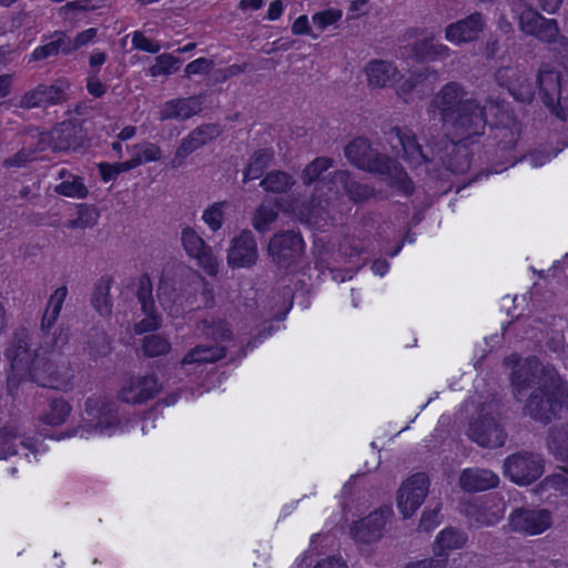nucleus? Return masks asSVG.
<instances>
[{
  "mask_svg": "<svg viewBox=\"0 0 568 568\" xmlns=\"http://www.w3.org/2000/svg\"><path fill=\"white\" fill-rule=\"evenodd\" d=\"M347 160L356 168L375 173L386 175L392 185L399 189L406 195L414 191L412 180L403 166L389 156L373 149L371 143L364 138H356L351 141L344 150Z\"/></svg>",
  "mask_w": 568,
  "mask_h": 568,
  "instance_id": "f257e3e1",
  "label": "nucleus"
},
{
  "mask_svg": "<svg viewBox=\"0 0 568 568\" xmlns=\"http://www.w3.org/2000/svg\"><path fill=\"white\" fill-rule=\"evenodd\" d=\"M547 384L536 387L523 408L525 416L548 425L558 417L564 406H568V385L558 372H547Z\"/></svg>",
  "mask_w": 568,
  "mask_h": 568,
  "instance_id": "f03ea898",
  "label": "nucleus"
},
{
  "mask_svg": "<svg viewBox=\"0 0 568 568\" xmlns=\"http://www.w3.org/2000/svg\"><path fill=\"white\" fill-rule=\"evenodd\" d=\"M120 424L118 407L114 402L100 397H89L84 403L82 424L68 433H60L55 438L73 436L78 430L85 433L110 434Z\"/></svg>",
  "mask_w": 568,
  "mask_h": 568,
  "instance_id": "7ed1b4c3",
  "label": "nucleus"
},
{
  "mask_svg": "<svg viewBox=\"0 0 568 568\" xmlns=\"http://www.w3.org/2000/svg\"><path fill=\"white\" fill-rule=\"evenodd\" d=\"M388 141L393 149L400 148L403 158L412 165H425L426 171L437 172V141L427 143L426 149H423L412 130L398 126L389 130Z\"/></svg>",
  "mask_w": 568,
  "mask_h": 568,
  "instance_id": "20e7f679",
  "label": "nucleus"
},
{
  "mask_svg": "<svg viewBox=\"0 0 568 568\" xmlns=\"http://www.w3.org/2000/svg\"><path fill=\"white\" fill-rule=\"evenodd\" d=\"M388 141L393 149L400 148L403 158L412 165H425L426 171L437 172V141L427 143L426 149H423L412 130L398 126L389 130Z\"/></svg>",
  "mask_w": 568,
  "mask_h": 568,
  "instance_id": "39448f33",
  "label": "nucleus"
},
{
  "mask_svg": "<svg viewBox=\"0 0 568 568\" xmlns=\"http://www.w3.org/2000/svg\"><path fill=\"white\" fill-rule=\"evenodd\" d=\"M388 141L393 149L400 148L403 158L412 165H425L426 171L437 172V141L427 143L426 149H423L412 130L398 126L389 130Z\"/></svg>",
  "mask_w": 568,
  "mask_h": 568,
  "instance_id": "423d86ee",
  "label": "nucleus"
},
{
  "mask_svg": "<svg viewBox=\"0 0 568 568\" xmlns=\"http://www.w3.org/2000/svg\"><path fill=\"white\" fill-rule=\"evenodd\" d=\"M486 124L485 106L477 99H474L473 101H466L464 108L462 106V110L443 128L447 135L462 142L484 134Z\"/></svg>",
  "mask_w": 568,
  "mask_h": 568,
  "instance_id": "0eeeda50",
  "label": "nucleus"
},
{
  "mask_svg": "<svg viewBox=\"0 0 568 568\" xmlns=\"http://www.w3.org/2000/svg\"><path fill=\"white\" fill-rule=\"evenodd\" d=\"M28 376L42 387L67 390L73 379V371L69 361L40 356L33 363Z\"/></svg>",
  "mask_w": 568,
  "mask_h": 568,
  "instance_id": "6e6552de",
  "label": "nucleus"
},
{
  "mask_svg": "<svg viewBox=\"0 0 568 568\" xmlns=\"http://www.w3.org/2000/svg\"><path fill=\"white\" fill-rule=\"evenodd\" d=\"M468 437L481 447L498 448L505 444L507 434L494 415L493 404H484L469 423Z\"/></svg>",
  "mask_w": 568,
  "mask_h": 568,
  "instance_id": "1a4fd4ad",
  "label": "nucleus"
},
{
  "mask_svg": "<svg viewBox=\"0 0 568 568\" xmlns=\"http://www.w3.org/2000/svg\"><path fill=\"white\" fill-rule=\"evenodd\" d=\"M303 253V237L300 232L292 230L274 233L267 245V254L272 263L282 268L296 265Z\"/></svg>",
  "mask_w": 568,
  "mask_h": 568,
  "instance_id": "9d476101",
  "label": "nucleus"
},
{
  "mask_svg": "<svg viewBox=\"0 0 568 568\" xmlns=\"http://www.w3.org/2000/svg\"><path fill=\"white\" fill-rule=\"evenodd\" d=\"M465 88L455 81L446 83L430 100L428 112L437 114L443 126L456 115L466 101H473Z\"/></svg>",
  "mask_w": 568,
  "mask_h": 568,
  "instance_id": "9b49d317",
  "label": "nucleus"
},
{
  "mask_svg": "<svg viewBox=\"0 0 568 568\" xmlns=\"http://www.w3.org/2000/svg\"><path fill=\"white\" fill-rule=\"evenodd\" d=\"M85 136L81 124L68 120L53 126L50 132L41 133L39 149L44 150L45 146H49L53 152L77 151L83 146Z\"/></svg>",
  "mask_w": 568,
  "mask_h": 568,
  "instance_id": "f8f14e48",
  "label": "nucleus"
},
{
  "mask_svg": "<svg viewBox=\"0 0 568 568\" xmlns=\"http://www.w3.org/2000/svg\"><path fill=\"white\" fill-rule=\"evenodd\" d=\"M504 474L518 485H530L544 474V459L530 452L513 454L504 462Z\"/></svg>",
  "mask_w": 568,
  "mask_h": 568,
  "instance_id": "ddd939ff",
  "label": "nucleus"
},
{
  "mask_svg": "<svg viewBox=\"0 0 568 568\" xmlns=\"http://www.w3.org/2000/svg\"><path fill=\"white\" fill-rule=\"evenodd\" d=\"M548 371L557 372L551 365H542L536 356L525 358L521 365L511 372L514 396L519 399L528 388L542 387V384H547Z\"/></svg>",
  "mask_w": 568,
  "mask_h": 568,
  "instance_id": "4468645a",
  "label": "nucleus"
},
{
  "mask_svg": "<svg viewBox=\"0 0 568 568\" xmlns=\"http://www.w3.org/2000/svg\"><path fill=\"white\" fill-rule=\"evenodd\" d=\"M562 75L549 64H542L537 75L539 94L544 104L556 116L564 119V110L560 105L562 99Z\"/></svg>",
  "mask_w": 568,
  "mask_h": 568,
  "instance_id": "2eb2a0df",
  "label": "nucleus"
},
{
  "mask_svg": "<svg viewBox=\"0 0 568 568\" xmlns=\"http://www.w3.org/2000/svg\"><path fill=\"white\" fill-rule=\"evenodd\" d=\"M6 357L11 363V369L21 376H28L38 356L30 347V333L26 327H18L6 349Z\"/></svg>",
  "mask_w": 568,
  "mask_h": 568,
  "instance_id": "dca6fc26",
  "label": "nucleus"
},
{
  "mask_svg": "<svg viewBox=\"0 0 568 568\" xmlns=\"http://www.w3.org/2000/svg\"><path fill=\"white\" fill-rule=\"evenodd\" d=\"M68 87L63 81H57L52 84H38L36 88L23 93L17 106L30 110L61 104L67 100Z\"/></svg>",
  "mask_w": 568,
  "mask_h": 568,
  "instance_id": "f3484780",
  "label": "nucleus"
},
{
  "mask_svg": "<svg viewBox=\"0 0 568 568\" xmlns=\"http://www.w3.org/2000/svg\"><path fill=\"white\" fill-rule=\"evenodd\" d=\"M428 485V477L424 473H417L402 484L398 489L397 506L404 518L412 517L424 503Z\"/></svg>",
  "mask_w": 568,
  "mask_h": 568,
  "instance_id": "a211bd4d",
  "label": "nucleus"
},
{
  "mask_svg": "<svg viewBox=\"0 0 568 568\" xmlns=\"http://www.w3.org/2000/svg\"><path fill=\"white\" fill-rule=\"evenodd\" d=\"M436 158L437 171L439 165H443L446 171L454 174L466 173L471 163V154L468 148L449 141L445 136L437 141Z\"/></svg>",
  "mask_w": 568,
  "mask_h": 568,
  "instance_id": "6ab92c4d",
  "label": "nucleus"
},
{
  "mask_svg": "<svg viewBox=\"0 0 568 568\" xmlns=\"http://www.w3.org/2000/svg\"><path fill=\"white\" fill-rule=\"evenodd\" d=\"M551 524L552 516L547 509L517 508L509 516L510 529L526 536L539 535Z\"/></svg>",
  "mask_w": 568,
  "mask_h": 568,
  "instance_id": "aec40b11",
  "label": "nucleus"
},
{
  "mask_svg": "<svg viewBox=\"0 0 568 568\" xmlns=\"http://www.w3.org/2000/svg\"><path fill=\"white\" fill-rule=\"evenodd\" d=\"M222 133L221 126L216 123H206L195 128L185 136L176 149L171 166L181 168L187 155L215 140Z\"/></svg>",
  "mask_w": 568,
  "mask_h": 568,
  "instance_id": "412c9836",
  "label": "nucleus"
},
{
  "mask_svg": "<svg viewBox=\"0 0 568 568\" xmlns=\"http://www.w3.org/2000/svg\"><path fill=\"white\" fill-rule=\"evenodd\" d=\"M258 258V250L254 234L243 230L231 241L227 250V265L232 268L252 267Z\"/></svg>",
  "mask_w": 568,
  "mask_h": 568,
  "instance_id": "4be33fe9",
  "label": "nucleus"
},
{
  "mask_svg": "<svg viewBox=\"0 0 568 568\" xmlns=\"http://www.w3.org/2000/svg\"><path fill=\"white\" fill-rule=\"evenodd\" d=\"M182 245L190 257L197 261L204 271L213 276L219 272V262L204 240L190 226L182 230Z\"/></svg>",
  "mask_w": 568,
  "mask_h": 568,
  "instance_id": "5701e85b",
  "label": "nucleus"
},
{
  "mask_svg": "<svg viewBox=\"0 0 568 568\" xmlns=\"http://www.w3.org/2000/svg\"><path fill=\"white\" fill-rule=\"evenodd\" d=\"M158 377L153 374L131 379L119 392L120 400L128 404H142L154 398L161 390Z\"/></svg>",
  "mask_w": 568,
  "mask_h": 568,
  "instance_id": "b1692460",
  "label": "nucleus"
},
{
  "mask_svg": "<svg viewBox=\"0 0 568 568\" xmlns=\"http://www.w3.org/2000/svg\"><path fill=\"white\" fill-rule=\"evenodd\" d=\"M18 444L32 454L39 452L37 440L22 434L16 423H7L0 427V459L18 454Z\"/></svg>",
  "mask_w": 568,
  "mask_h": 568,
  "instance_id": "393cba45",
  "label": "nucleus"
},
{
  "mask_svg": "<svg viewBox=\"0 0 568 568\" xmlns=\"http://www.w3.org/2000/svg\"><path fill=\"white\" fill-rule=\"evenodd\" d=\"M494 139L496 140V156L504 160L501 168H496L495 172H501L507 166L514 165L518 161L515 154V146L519 139V128L516 123L513 126H496L494 129Z\"/></svg>",
  "mask_w": 568,
  "mask_h": 568,
  "instance_id": "a878e982",
  "label": "nucleus"
},
{
  "mask_svg": "<svg viewBox=\"0 0 568 568\" xmlns=\"http://www.w3.org/2000/svg\"><path fill=\"white\" fill-rule=\"evenodd\" d=\"M332 180L334 183L342 186L345 195L354 204H362L376 195V191L373 186L357 181L347 170L334 171Z\"/></svg>",
  "mask_w": 568,
  "mask_h": 568,
  "instance_id": "bb28decb",
  "label": "nucleus"
},
{
  "mask_svg": "<svg viewBox=\"0 0 568 568\" xmlns=\"http://www.w3.org/2000/svg\"><path fill=\"white\" fill-rule=\"evenodd\" d=\"M386 525V511L378 509L372 511L367 517L356 521L351 531L353 537L361 542H372L383 536Z\"/></svg>",
  "mask_w": 568,
  "mask_h": 568,
  "instance_id": "cd10ccee",
  "label": "nucleus"
},
{
  "mask_svg": "<svg viewBox=\"0 0 568 568\" xmlns=\"http://www.w3.org/2000/svg\"><path fill=\"white\" fill-rule=\"evenodd\" d=\"M405 53L418 62L434 61L439 58H447L449 49L435 40L433 34L423 39H417L404 48Z\"/></svg>",
  "mask_w": 568,
  "mask_h": 568,
  "instance_id": "c85d7f7f",
  "label": "nucleus"
},
{
  "mask_svg": "<svg viewBox=\"0 0 568 568\" xmlns=\"http://www.w3.org/2000/svg\"><path fill=\"white\" fill-rule=\"evenodd\" d=\"M483 30L481 17L474 13L446 27L445 38L453 43L470 42L477 39Z\"/></svg>",
  "mask_w": 568,
  "mask_h": 568,
  "instance_id": "c756f323",
  "label": "nucleus"
},
{
  "mask_svg": "<svg viewBox=\"0 0 568 568\" xmlns=\"http://www.w3.org/2000/svg\"><path fill=\"white\" fill-rule=\"evenodd\" d=\"M498 476L485 468L464 469L459 477V486L468 493L484 491L498 486Z\"/></svg>",
  "mask_w": 568,
  "mask_h": 568,
  "instance_id": "7c9ffc66",
  "label": "nucleus"
},
{
  "mask_svg": "<svg viewBox=\"0 0 568 568\" xmlns=\"http://www.w3.org/2000/svg\"><path fill=\"white\" fill-rule=\"evenodd\" d=\"M300 221L315 227H323L328 224L332 219L329 212V203L316 196L301 205L296 213Z\"/></svg>",
  "mask_w": 568,
  "mask_h": 568,
  "instance_id": "2f4dec72",
  "label": "nucleus"
},
{
  "mask_svg": "<svg viewBox=\"0 0 568 568\" xmlns=\"http://www.w3.org/2000/svg\"><path fill=\"white\" fill-rule=\"evenodd\" d=\"M202 111V102L197 97L171 100L164 104L160 112L162 121L171 119L185 120Z\"/></svg>",
  "mask_w": 568,
  "mask_h": 568,
  "instance_id": "473e14b6",
  "label": "nucleus"
},
{
  "mask_svg": "<svg viewBox=\"0 0 568 568\" xmlns=\"http://www.w3.org/2000/svg\"><path fill=\"white\" fill-rule=\"evenodd\" d=\"M368 84L374 88H387L394 84L397 69L390 62L373 60L366 67Z\"/></svg>",
  "mask_w": 568,
  "mask_h": 568,
  "instance_id": "72a5a7b5",
  "label": "nucleus"
},
{
  "mask_svg": "<svg viewBox=\"0 0 568 568\" xmlns=\"http://www.w3.org/2000/svg\"><path fill=\"white\" fill-rule=\"evenodd\" d=\"M467 541V536L460 529L448 527L436 537L434 552L437 558H446L447 551L462 548Z\"/></svg>",
  "mask_w": 568,
  "mask_h": 568,
  "instance_id": "f704fd0d",
  "label": "nucleus"
},
{
  "mask_svg": "<svg viewBox=\"0 0 568 568\" xmlns=\"http://www.w3.org/2000/svg\"><path fill=\"white\" fill-rule=\"evenodd\" d=\"M226 347L222 345H196L182 358V365L215 363L225 357Z\"/></svg>",
  "mask_w": 568,
  "mask_h": 568,
  "instance_id": "c9c22d12",
  "label": "nucleus"
},
{
  "mask_svg": "<svg viewBox=\"0 0 568 568\" xmlns=\"http://www.w3.org/2000/svg\"><path fill=\"white\" fill-rule=\"evenodd\" d=\"M547 446L557 459L568 462V423L549 428Z\"/></svg>",
  "mask_w": 568,
  "mask_h": 568,
  "instance_id": "e433bc0d",
  "label": "nucleus"
},
{
  "mask_svg": "<svg viewBox=\"0 0 568 568\" xmlns=\"http://www.w3.org/2000/svg\"><path fill=\"white\" fill-rule=\"evenodd\" d=\"M112 282V277L102 276L94 284L91 303L102 316H109L112 313V301L110 297Z\"/></svg>",
  "mask_w": 568,
  "mask_h": 568,
  "instance_id": "4c0bfd02",
  "label": "nucleus"
},
{
  "mask_svg": "<svg viewBox=\"0 0 568 568\" xmlns=\"http://www.w3.org/2000/svg\"><path fill=\"white\" fill-rule=\"evenodd\" d=\"M274 160V153L270 149H261L255 151L244 172L243 182L256 180L264 173Z\"/></svg>",
  "mask_w": 568,
  "mask_h": 568,
  "instance_id": "58836bf2",
  "label": "nucleus"
},
{
  "mask_svg": "<svg viewBox=\"0 0 568 568\" xmlns=\"http://www.w3.org/2000/svg\"><path fill=\"white\" fill-rule=\"evenodd\" d=\"M85 351L92 358L106 356L111 352V342L103 329L92 327L87 333Z\"/></svg>",
  "mask_w": 568,
  "mask_h": 568,
  "instance_id": "ea45409f",
  "label": "nucleus"
},
{
  "mask_svg": "<svg viewBox=\"0 0 568 568\" xmlns=\"http://www.w3.org/2000/svg\"><path fill=\"white\" fill-rule=\"evenodd\" d=\"M53 40L49 43L38 47L31 54L32 61H41L50 57H57L60 52L63 54L70 53V48L67 44V34L62 31L53 33Z\"/></svg>",
  "mask_w": 568,
  "mask_h": 568,
  "instance_id": "a19ab883",
  "label": "nucleus"
},
{
  "mask_svg": "<svg viewBox=\"0 0 568 568\" xmlns=\"http://www.w3.org/2000/svg\"><path fill=\"white\" fill-rule=\"evenodd\" d=\"M513 11L518 14L520 31L528 36L534 32L536 24L544 17L523 0L513 1Z\"/></svg>",
  "mask_w": 568,
  "mask_h": 568,
  "instance_id": "79ce46f5",
  "label": "nucleus"
},
{
  "mask_svg": "<svg viewBox=\"0 0 568 568\" xmlns=\"http://www.w3.org/2000/svg\"><path fill=\"white\" fill-rule=\"evenodd\" d=\"M68 288L67 286L58 287L53 294L50 296L48 306L42 316L41 321V331L44 332L49 329L58 320V316L61 312L63 302L67 297Z\"/></svg>",
  "mask_w": 568,
  "mask_h": 568,
  "instance_id": "37998d69",
  "label": "nucleus"
},
{
  "mask_svg": "<svg viewBox=\"0 0 568 568\" xmlns=\"http://www.w3.org/2000/svg\"><path fill=\"white\" fill-rule=\"evenodd\" d=\"M295 184V180L292 175L284 171H271L261 181L260 185L266 191L272 193H284Z\"/></svg>",
  "mask_w": 568,
  "mask_h": 568,
  "instance_id": "c03bdc74",
  "label": "nucleus"
},
{
  "mask_svg": "<svg viewBox=\"0 0 568 568\" xmlns=\"http://www.w3.org/2000/svg\"><path fill=\"white\" fill-rule=\"evenodd\" d=\"M277 217L278 209L276 206L261 204L252 216V225L257 232L265 233Z\"/></svg>",
  "mask_w": 568,
  "mask_h": 568,
  "instance_id": "a18cd8bd",
  "label": "nucleus"
},
{
  "mask_svg": "<svg viewBox=\"0 0 568 568\" xmlns=\"http://www.w3.org/2000/svg\"><path fill=\"white\" fill-rule=\"evenodd\" d=\"M71 413V406L62 398L53 399L49 405V410L42 417L45 424L59 426L63 424Z\"/></svg>",
  "mask_w": 568,
  "mask_h": 568,
  "instance_id": "49530a36",
  "label": "nucleus"
},
{
  "mask_svg": "<svg viewBox=\"0 0 568 568\" xmlns=\"http://www.w3.org/2000/svg\"><path fill=\"white\" fill-rule=\"evenodd\" d=\"M333 159L320 156L308 163L302 172L301 179L304 184L310 185L320 180L322 174L333 166Z\"/></svg>",
  "mask_w": 568,
  "mask_h": 568,
  "instance_id": "de8ad7c7",
  "label": "nucleus"
},
{
  "mask_svg": "<svg viewBox=\"0 0 568 568\" xmlns=\"http://www.w3.org/2000/svg\"><path fill=\"white\" fill-rule=\"evenodd\" d=\"M201 329L203 334L220 344L221 342L232 338V331L230 325L224 321L209 322L206 320L201 322Z\"/></svg>",
  "mask_w": 568,
  "mask_h": 568,
  "instance_id": "09e8293b",
  "label": "nucleus"
},
{
  "mask_svg": "<svg viewBox=\"0 0 568 568\" xmlns=\"http://www.w3.org/2000/svg\"><path fill=\"white\" fill-rule=\"evenodd\" d=\"M560 33L558 22L555 19H547L542 17L541 20L536 24L534 32H531V37H535L541 42L551 44L557 40L558 34Z\"/></svg>",
  "mask_w": 568,
  "mask_h": 568,
  "instance_id": "8fccbe9b",
  "label": "nucleus"
},
{
  "mask_svg": "<svg viewBox=\"0 0 568 568\" xmlns=\"http://www.w3.org/2000/svg\"><path fill=\"white\" fill-rule=\"evenodd\" d=\"M142 342L143 352L148 357L165 355L171 349L170 342L159 334L146 335Z\"/></svg>",
  "mask_w": 568,
  "mask_h": 568,
  "instance_id": "3c124183",
  "label": "nucleus"
},
{
  "mask_svg": "<svg viewBox=\"0 0 568 568\" xmlns=\"http://www.w3.org/2000/svg\"><path fill=\"white\" fill-rule=\"evenodd\" d=\"M152 291L153 286L151 277L149 276V274H142L139 278L136 297L141 304V310L143 313L153 312L155 308Z\"/></svg>",
  "mask_w": 568,
  "mask_h": 568,
  "instance_id": "603ef678",
  "label": "nucleus"
},
{
  "mask_svg": "<svg viewBox=\"0 0 568 568\" xmlns=\"http://www.w3.org/2000/svg\"><path fill=\"white\" fill-rule=\"evenodd\" d=\"M98 166L102 180L104 182H109L115 180L120 173L130 171L139 166V160H129L125 162H118L113 164L102 162Z\"/></svg>",
  "mask_w": 568,
  "mask_h": 568,
  "instance_id": "864d4df0",
  "label": "nucleus"
},
{
  "mask_svg": "<svg viewBox=\"0 0 568 568\" xmlns=\"http://www.w3.org/2000/svg\"><path fill=\"white\" fill-rule=\"evenodd\" d=\"M70 178H72L71 181L65 180L58 184L54 189V191L58 194L64 195V196H71V197H78V199H84L88 194V189L82 183L80 178H75L70 174Z\"/></svg>",
  "mask_w": 568,
  "mask_h": 568,
  "instance_id": "5fc2aeb1",
  "label": "nucleus"
},
{
  "mask_svg": "<svg viewBox=\"0 0 568 568\" xmlns=\"http://www.w3.org/2000/svg\"><path fill=\"white\" fill-rule=\"evenodd\" d=\"M155 61V64L150 69L152 75L170 74L179 70L182 62L179 58L168 53L156 57Z\"/></svg>",
  "mask_w": 568,
  "mask_h": 568,
  "instance_id": "6e6d98bb",
  "label": "nucleus"
},
{
  "mask_svg": "<svg viewBox=\"0 0 568 568\" xmlns=\"http://www.w3.org/2000/svg\"><path fill=\"white\" fill-rule=\"evenodd\" d=\"M134 151L131 160H139V165L144 162L158 161L162 154L160 146L153 143L136 144Z\"/></svg>",
  "mask_w": 568,
  "mask_h": 568,
  "instance_id": "4d7b16f0",
  "label": "nucleus"
},
{
  "mask_svg": "<svg viewBox=\"0 0 568 568\" xmlns=\"http://www.w3.org/2000/svg\"><path fill=\"white\" fill-rule=\"evenodd\" d=\"M509 93L519 102L529 103L535 97L534 85L529 82L527 77H523L516 82L514 88L509 90Z\"/></svg>",
  "mask_w": 568,
  "mask_h": 568,
  "instance_id": "13d9d810",
  "label": "nucleus"
},
{
  "mask_svg": "<svg viewBox=\"0 0 568 568\" xmlns=\"http://www.w3.org/2000/svg\"><path fill=\"white\" fill-rule=\"evenodd\" d=\"M98 221V213L89 207H81L78 217L69 220L65 226L69 229H88L93 227Z\"/></svg>",
  "mask_w": 568,
  "mask_h": 568,
  "instance_id": "bf43d9fd",
  "label": "nucleus"
},
{
  "mask_svg": "<svg viewBox=\"0 0 568 568\" xmlns=\"http://www.w3.org/2000/svg\"><path fill=\"white\" fill-rule=\"evenodd\" d=\"M523 72L515 67H503L496 71L495 78L499 85L509 91L523 77Z\"/></svg>",
  "mask_w": 568,
  "mask_h": 568,
  "instance_id": "052dcab7",
  "label": "nucleus"
},
{
  "mask_svg": "<svg viewBox=\"0 0 568 568\" xmlns=\"http://www.w3.org/2000/svg\"><path fill=\"white\" fill-rule=\"evenodd\" d=\"M223 203H214L207 207L203 213V221L209 225L212 231L221 229L224 217Z\"/></svg>",
  "mask_w": 568,
  "mask_h": 568,
  "instance_id": "680f3d73",
  "label": "nucleus"
},
{
  "mask_svg": "<svg viewBox=\"0 0 568 568\" xmlns=\"http://www.w3.org/2000/svg\"><path fill=\"white\" fill-rule=\"evenodd\" d=\"M145 317L134 325V332L136 334H143L146 332H153L160 327L161 318L155 313V310L150 313H144Z\"/></svg>",
  "mask_w": 568,
  "mask_h": 568,
  "instance_id": "e2e57ef3",
  "label": "nucleus"
},
{
  "mask_svg": "<svg viewBox=\"0 0 568 568\" xmlns=\"http://www.w3.org/2000/svg\"><path fill=\"white\" fill-rule=\"evenodd\" d=\"M342 17V11L337 9H327L313 16V22L320 28L325 29L327 26L335 23Z\"/></svg>",
  "mask_w": 568,
  "mask_h": 568,
  "instance_id": "0e129e2a",
  "label": "nucleus"
},
{
  "mask_svg": "<svg viewBox=\"0 0 568 568\" xmlns=\"http://www.w3.org/2000/svg\"><path fill=\"white\" fill-rule=\"evenodd\" d=\"M97 32L95 28H90L78 33L74 39L67 36V44L68 48H70V53L92 41L95 38Z\"/></svg>",
  "mask_w": 568,
  "mask_h": 568,
  "instance_id": "69168bd1",
  "label": "nucleus"
},
{
  "mask_svg": "<svg viewBox=\"0 0 568 568\" xmlns=\"http://www.w3.org/2000/svg\"><path fill=\"white\" fill-rule=\"evenodd\" d=\"M214 67V62L206 58H199L192 62H190L185 67V75L190 78L194 74L209 73Z\"/></svg>",
  "mask_w": 568,
  "mask_h": 568,
  "instance_id": "338daca9",
  "label": "nucleus"
},
{
  "mask_svg": "<svg viewBox=\"0 0 568 568\" xmlns=\"http://www.w3.org/2000/svg\"><path fill=\"white\" fill-rule=\"evenodd\" d=\"M446 558H437L436 556H434L432 558H426L423 560L410 562L404 568H446Z\"/></svg>",
  "mask_w": 568,
  "mask_h": 568,
  "instance_id": "774afa93",
  "label": "nucleus"
}]
</instances>
